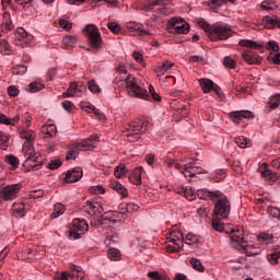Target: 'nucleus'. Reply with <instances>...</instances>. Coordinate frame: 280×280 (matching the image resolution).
<instances>
[{
	"mask_svg": "<svg viewBox=\"0 0 280 280\" xmlns=\"http://www.w3.org/2000/svg\"><path fill=\"white\" fill-rule=\"evenodd\" d=\"M59 27H61V30H66V32H69V30H71V27H72V24L65 19H60Z\"/></svg>",
	"mask_w": 280,
	"mask_h": 280,
	"instance_id": "0e129e2a",
	"label": "nucleus"
},
{
	"mask_svg": "<svg viewBox=\"0 0 280 280\" xmlns=\"http://www.w3.org/2000/svg\"><path fill=\"white\" fill-rule=\"evenodd\" d=\"M116 71L118 74H120V77H116V82H124L126 88L131 91L133 97H138L139 100H150L148 90L137 84V80L135 77H132V74L125 77L128 73L125 66H118Z\"/></svg>",
	"mask_w": 280,
	"mask_h": 280,
	"instance_id": "7ed1b4c3",
	"label": "nucleus"
},
{
	"mask_svg": "<svg viewBox=\"0 0 280 280\" xmlns=\"http://www.w3.org/2000/svg\"><path fill=\"white\" fill-rule=\"evenodd\" d=\"M220 190H213L210 191L209 189H198L197 190V196L198 198H200L201 200H214V198L219 195Z\"/></svg>",
	"mask_w": 280,
	"mask_h": 280,
	"instance_id": "b1692460",
	"label": "nucleus"
},
{
	"mask_svg": "<svg viewBox=\"0 0 280 280\" xmlns=\"http://www.w3.org/2000/svg\"><path fill=\"white\" fill-rule=\"evenodd\" d=\"M0 54L10 56L12 54V47L5 39H0Z\"/></svg>",
	"mask_w": 280,
	"mask_h": 280,
	"instance_id": "c9c22d12",
	"label": "nucleus"
},
{
	"mask_svg": "<svg viewBox=\"0 0 280 280\" xmlns=\"http://www.w3.org/2000/svg\"><path fill=\"white\" fill-rule=\"evenodd\" d=\"M183 232L178 231V226H172L170 231V235L167 236V242L171 244L166 245L167 253H180V248H183ZM173 244V245H172Z\"/></svg>",
	"mask_w": 280,
	"mask_h": 280,
	"instance_id": "0eeeda50",
	"label": "nucleus"
},
{
	"mask_svg": "<svg viewBox=\"0 0 280 280\" xmlns=\"http://www.w3.org/2000/svg\"><path fill=\"white\" fill-rule=\"evenodd\" d=\"M235 143L238 148H248V139H246V137L241 136L235 138Z\"/></svg>",
	"mask_w": 280,
	"mask_h": 280,
	"instance_id": "13d9d810",
	"label": "nucleus"
},
{
	"mask_svg": "<svg viewBox=\"0 0 280 280\" xmlns=\"http://www.w3.org/2000/svg\"><path fill=\"white\" fill-rule=\"evenodd\" d=\"M238 45L241 47H249L250 49H271V51H279V44L276 40H269L268 43H257L250 39H242Z\"/></svg>",
	"mask_w": 280,
	"mask_h": 280,
	"instance_id": "9b49d317",
	"label": "nucleus"
},
{
	"mask_svg": "<svg viewBox=\"0 0 280 280\" xmlns=\"http://www.w3.org/2000/svg\"><path fill=\"white\" fill-rule=\"evenodd\" d=\"M10 145V136L8 133H3L0 131V148L1 150H8V147Z\"/></svg>",
	"mask_w": 280,
	"mask_h": 280,
	"instance_id": "a19ab883",
	"label": "nucleus"
},
{
	"mask_svg": "<svg viewBox=\"0 0 280 280\" xmlns=\"http://www.w3.org/2000/svg\"><path fill=\"white\" fill-rule=\"evenodd\" d=\"M14 30V24H12V19H10V13L5 12L3 14L1 31L8 33Z\"/></svg>",
	"mask_w": 280,
	"mask_h": 280,
	"instance_id": "bb28decb",
	"label": "nucleus"
},
{
	"mask_svg": "<svg viewBox=\"0 0 280 280\" xmlns=\"http://www.w3.org/2000/svg\"><path fill=\"white\" fill-rule=\"evenodd\" d=\"M147 277H149L151 280H170L167 275L160 273L159 271H150L147 273Z\"/></svg>",
	"mask_w": 280,
	"mask_h": 280,
	"instance_id": "4c0bfd02",
	"label": "nucleus"
},
{
	"mask_svg": "<svg viewBox=\"0 0 280 280\" xmlns=\"http://www.w3.org/2000/svg\"><path fill=\"white\" fill-rule=\"evenodd\" d=\"M140 207L137 203L129 202L127 203V213H137Z\"/></svg>",
	"mask_w": 280,
	"mask_h": 280,
	"instance_id": "338daca9",
	"label": "nucleus"
},
{
	"mask_svg": "<svg viewBox=\"0 0 280 280\" xmlns=\"http://www.w3.org/2000/svg\"><path fill=\"white\" fill-rule=\"evenodd\" d=\"M197 25L206 32L210 40H226L233 36V30H231V26L229 25L220 23L210 25L205 19L197 20Z\"/></svg>",
	"mask_w": 280,
	"mask_h": 280,
	"instance_id": "f03ea898",
	"label": "nucleus"
},
{
	"mask_svg": "<svg viewBox=\"0 0 280 280\" xmlns=\"http://www.w3.org/2000/svg\"><path fill=\"white\" fill-rule=\"evenodd\" d=\"M141 174H143V167L133 168L129 175L130 183L132 185H141Z\"/></svg>",
	"mask_w": 280,
	"mask_h": 280,
	"instance_id": "a878e982",
	"label": "nucleus"
},
{
	"mask_svg": "<svg viewBox=\"0 0 280 280\" xmlns=\"http://www.w3.org/2000/svg\"><path fill=\"white\" fill-rule=\"evenodd\" d=\"M120 253L118 252L117 248H109L108 253H107V257L112 260V261H117V259H119L120 257Z\"/></svg>",
	"mask_w": 280,
	"mask_h": 280,
	"instance_id": "3c124183",
	"label": "nucleus"
},
{
	"mask_svg": "<svg viewBox=\"0 0 280 280\" xmlns=\"http://www.w3.org/2000/svg\"><path fill=\"white\" fill-rule=\"evenodd\" d=\"M45 89V85L38 81H34L31 84H28V93H38V91H43Z\"/></svg>",
	"mask_w": 280,
	"mask_h": 280,
	"instance_id": "58836bf2",
	"label": "nucleus"
},
{
	"mask_svg": "<svg viewBox=\"0 0 280 280\" xmlns=\"http://www.w3.org/2000/svg\"><path fill=\"white\" fill-rule=\"evenodd\" d=\"M126 220V212H117V211H107L103 213L97 220L98 226L110 224H117V222H124Z\"/></svg>",
	"mask_w": 280,
	"mask_h": 280,
	"instance_id": "6e6552de",
	"label": "nucleus"
},
{
	"mask_svg": "<svg viewBox=\"0 0 280 280\" xmlns=\"http://www.w3.org/2000/svg\"><path fill=\"white\" fill-rule=\"evenodd\" d=\"M267 213L269 215H271V218H277L278 220H280V209L277 207H269L267 209Z\"/></svg>",
	"mask_w": 280,
	"mask_h": 280,
	"instance_id": "4d7b16f0",
	"label": "nucleus"
},
{
	"mask_svg": "<svg viewBox=\"0 0 280 280\" xmlns=\"http://www.w3.org/2000/svg\"><path fill=\"white\" fill-rule=\"evenodd\" d=\"M75 43H78V37L74 35H66L63 37V45L66 47H75Z\"/></svg>",
	"mask_w": 280,
	"mask_h": 280,
	"instance_id": "a18cd8bd",
	"label": "nucleus"
},
{
	"mask_svg": "<svg viewBox=\"0 0 280 280\" xmlns=\"http://www.w3.org/2000/svg\"><path fill=\"white\" fill-rule=\"evenodd\" d=\"M269 104L271 108H279L280 105V94L270 97Z\"/></svg>",
	"mask_w": 280,
	"mask_h": 280,
	"instance_id": "e2e57ef3",
	"label": "nucleus"
},
{
	"mask_svg": "<svg viewBox=\"0 0 280 280\" xmlns=\"http://www.w3.org/2000/svg\"><path fill=\"white\" fill-rule=\"evenodd\" d=\"M66 209L62 203H56L52 213L50 214L51 220H56L57 218H60L62 213H65Z\"/></svg>",
	"mask_w": 280,
	"mask_h": 280,
	"instance_id": "f704fd0d",
	"label": "nucleus"
},
{
	"mask_svg": "<svg viewBox=\"0 0 280 280\" xmlns=\"http://www.w3.org/2000/svg\"><path fill=\"white\" fill-rule=\"evenodd\" d=\"M261 175L268 183H277L279 180V175L277 173L272 172L271 170L266 168L261 172Z\"/></svg>",
	"mask_w": 280,
	"mask_h": 280,
	"instance_id": "7c9ffc66",
	"label": "nucleus"
},
{
	"mask_svg": "<svg viewBox=\"0 0 280 280\" xmlns=\"http://www.w3.org/2000/svg\"><path fill=\"white\" fill-rule=\"evenodd\" d=\"M83 211L89 213V215H95V202L85 201L83 205Z\"/></svg>",
	"mask_w": 280,
	"mask_h": 280,
	"instance_id": "37998d69",
	"label": "nucleus"
},
{
	"mask_svg": "<svg viewBox=\"0 0 280 280\" xmlns=\"http://www.w3.org/2000/svg\"><path fill=\"white\" fill-rule=\"evenodd\" d=\"M212 202H214L213 213L217 218H229L231 214V201H229L226 195L220 191Z\"/></svg>",
	"mask_w": 280,
	"mask_h": 280,
	"instance_id": "20e7f679",
	"label": "nucleus"
},
{
	"mask_svg": "<svg viewBox=\"0 0 280 280\" xmlns=\"http://www.w3.org/2000/svg\"><path fill=\"white\" fill-rule=\"evenodd\" d=\"M242 58L247 65H259L264 60L259 54L250 49L243 50Z\"/></svg>",
	"mask_w": 280,
	"mask_h": 280,
	"instance_id": "412c9836",
	"label": "nucleus"
},
{
	"mask_svg": "<svg viewBox=\"0 0 280 280\" xmlns=\"http://www.w3.org/2000/svg\"><path fill=\"white\" fill-rule=\"evenodd\" d=\"M260 8L261 10H277L278 5L275 1H262Z\"/></svg>",
	"mask_w": 280,
	"mask_h": 280,
	"instance_id": "8fccbe9b",
	"label": "nucleus"
},
{
	"mask_svg": "<svg viewBox=\"0 0 280 280\" xmlns=\"http://www.w3.org/2000/svg\"><path fill=\"white\" fill-rule=\"evenodd\" d=\"M171 30L175 34H188L189 33V24L183 20V18H173L170 20Z\"/></svg>",
	"mask_w": 280,
	"mask_h": 280,
	"instance_id": "4468645a",
	"label": "nucleus"
},
{
	"mask_svg": "<svg viewBox=\"0 0 280 280\" xmlns=\"http://www.w3.org/2000/svg\"><path fill=\"white\" fill-rule=\"evenodd\" d=\"M88 89L91 91V93H101L102 89H100V85L95 83V81H89L88 82Z\"/></svg>",
	"mask_w": 280,
	"mask_h": 280,
	"instance_id": "052dcab7",
	"label": "nucleus"
},
{
	"mask_svg": "<svg viewBox=\"0 0 280 280\" xmlns=\"http://www.w3.org/2000/svg\"><path fill=\"white\" fill-rule=\"evenodd\" d=\"M175 191L177 194H179V196H185V198H187V200H191V198H194V195L191 194L189 196V190H187V188H185V187H177V188H175Z\"/></svg>",
	"mask_w": 280,
	"mask_h": 280,
	"instance_id": "5fc2aeb1",
	"label": "nucleus"
},
{
	"mask_svg": "<svg viewBox=\"0 0 280 280\" xmlns=\"http://www.w3.org/2000/svg\"><path fill=\"white\" fill-rule=\"evenodd\" d=\"M12 213L15 218H25V205L24 203H13Z\"/></svg>",
	"mask_w": 280,
	"mask_h": 280,
	"instance_id": "c85d7f7f",
	"label": "nucleus"
},
{
	"mask_svg": "<svg viewBox=\"0 0 280 280\" xmlns=\"http://www.w3.org/2000/svg\"><path fill=\"white\" fill-rule=\"evenodd\" d=\"M182 242L183 244L185 242V244H188L189 246H194V244H198V236L195 234L188 233L186 237L183 236Z\"/></svg>",
	"mask_w": 280,
	"mask_h": 280,
	"instance_id": "ea45409f",
	"label": "nucleus"
},
{
	"mask_svg": "<svg viewBox=\"0 0 280 280\" xmlns=\"http://www.w3.org/2000/svg\"><path fill=\"white\" fill-rule=\"evenodd\" d=\"M85 33L91 47L93 49H100L102 47V34H100L97 26L93 24L86 25Z\"/></svg>",
	"mask_w": 280,
	"mask_h": 280,
	"instance_id": "f8f14e48",
	"label": "nucleus"
},
{
	"mask_svg": "<svg viewBox=\"0 0 280 280\" xmlns=\"http://www.w3.org/2000/svg\"><path fill=\"white\" fill-rule=\"evenodd\" d=\"M172 67H174V63L170 62V61H165L163 63V66H158L155 68V73L156 75L161 77V75H165V73H167V71H170V69H172Z\"/></svg>",
	"mask_w": 280,
	"mask_h": 280,
	"instance_id": "2f4dec72",
	"label": "nucleus"
},
{
	"mask_svg": "<svg viewBox=\"0 0 280 280\" xmlns=\"http://www.w3.org/2000/svg\"><path fill=\"white\" fill-rule=\"evenodd\" d=\"M127 30L129 32H138V34H144L145 36H152V28H150V24L147 23V28L143 24L138 22H129L127 23Z\"/></svg>",
	"mask_w": 280,
	"mask_h": 280,
	"instance_id": "aec40b11",
	"label": "nucleus"
},
{
	"mask_svg": "<svg viewBox=\"0 0 280 280\" xmlns=\"http://www.w3.org/2000/svg\"><path fill=\"white\" fill-rule=\"evenodd\" d=\"M211 224L214 231H218L219 233H222V231H224V224L222 223V220H220V218L217 217V219H213Z\"/></svg>",
	"mask_w": 280,
	"mask_h": 280,
	"instance_id": "09e8293b",
	"label": "nucleus"
},
{
	"mask_svg": "<svg viewBox=\"0 0 280 280\" xmlns=\"http://www.w3.org/2000/svg\"><path fill=\"white\" fill-rule=\"evenodd\" d=\"M27 73V67L18 65L13 68V75H25Z\"/></svg>",
	"mask_w": 280,
	"mask_h": 280,
	"instance_id": "864d4df0",
	"label": "nucleus"
},
{
	"mask_svg": "<svg viewBox=\"0 0 280 280\" xmlns=\"http://www.w3.org/2000/svg\"><path fill=\"white\" fill-rule=\"evenodd\" d=\"M199 84L201 86V91H203V93H211V91L215 92V94L218 95V97H220V100H222V97H224V94H222L221 89L218 84H215L213 81H211V79H199Z\"/></svg>",
	"mask_w": 280,
	"mask_h": 280,
	"instance_id": "2eb2a0df",
	"label": "nucleus"
},
{
	"mask_svg": "<svg viewBox=\"0 0 280 280\" xmlns=\"http://www.w3.org/2000/svg\"><path fill=\"white\" fill-rule=\"evenodd\" d=\"M253 117H255V115L250 110H238L231 114V119L234 124H240V121H244V119H253Z\"/></svg>",
	"mask_w": 280,
	"mask_h": 280,
	"instance_id": "4be33fe9",
	"label": "nucleus"
},
{
	"mask_svg": "<svg viewBox=\"0 0 280 280\" xmlns=\"http://www.w3.org/2000/svg\"><path fill=\"white\" fill-rule=\"evenodd\" d=\"M83 174L82 167H74L72 171H68L65 180L66 183H78Z\"/></svg>",
	"mask_w": 280,
	"mask_h": 280,
	"instance_id": "5701e85b",
	"label": "nucleus"
},
{
	"mask_svg": "<svg viewBox=\"0 0 280 280\" xmlns=\"http://www.w3.org/2000/svg\"><path fill=\"white\" fill-rule=\"evenodd\" d=\"M26 160L23 165L30 172V170H40V165H43V161H40V156L36 155L35 151H24Z\"/></svg>",
	"mask_w": 280,
	"mask_h": 280,
	"instance_id": "ddd939ff",
	"label": "nucleus"
},
{
	"mask_svg": "<svg viewBox=\"0 0 280 280\" xmlns=\"http://www.w3.org/2000/svg\"><path fill=\"white\" fill-rule=\"evenodd\" d=\"M206 5L209 7V10L217 11L218 8L222 7V2H220V1H208V2H206Z\"/></svg>",
	"mask_w": 280,
	"mask_h": 280,
	"instance_id": "69168bd1",
	"label": "nucleus"
},
{
	"mask_svg": "<svg viewBox=\"0 0 280 280\" xmlns=\"http://www.w3.org/2000/svg\"><path fill=\"white\" fill-rule=\"evenodd\" d=\"M230 237V244L232 248H235V250H238V253H242L247 257H255V255L261 254V249L259 247H256L255 244L246 241L243 226H236L232 229Z\"/></svg>",
	"mask_w": 280,
	"mask_h": 280,
	"instance_id": "f257e3e1",
	"label": "nucleus"
},
{
	"mask_svg": "<svg viewBox=\"0 0 280 280\" xmlns=\"http://www.w3.org/2000/svg\"><path fill=\"white\" fill-rule=\"evenodd\" d=\"M69 269L71 272H62V273H57L54 277V280H86V277L84 276V271H82V267H78L73 264L69 265Z\"/></svg>",
	"mask_w": 280,
	"mask_h": 280,
	"instance_id": "1a4fd4ad",
	"label": "nucleus"
},
{
	"mask_svg": "<svg viewBox=\"0 0 280 280\" xmlns=\"http://www.w3.org/2000/svg\"><path fill=\"white\" fill-rule=\"evenodd\" d=\"M190 266L194 268V270H197V272H202L205 270V266L198 258H190Z\"/></svg>",
	"mask_w": 280,
	"mask_h": 280,
	"instance_id": "c03bdc74",
	"label": "nucleus"
},
{
	"mask_svg": "<svg viewBox=\"0 0 280 280\" xmlns=\"http://www.w3.org/2000/svg\"><path fill=\"white\" fill-rule=\"evenodd\" d=\"M223 65L224 67H226L228 69H235V67H237V61H235L233 58L231 57H225L223 59Z\"/></svg>",
	"mask_w": 280,
	"mask_h": 280,
	"instance_id": "603ef678",
	"label": "nucleus"
},
{
	"mask_svg": "<svg viewBox=\"0 0 280 280\" xmlns=\"http://www.w3.org/2000/svg\"><path fill=\"white\" fill-rule=\"evenodd\" d=\"M21 139H25L23 144V152H34V139H36V133L33 130H22L20 131Z\"/></svg>",
	"mask_w": 280,
	"mask_h": 280,
	"instance_id": "a211bd4d",
	"label": "nucleus"
},
{
	"mask_svg": "<svg viewBox=\"0 0 280 280\" xmlns=\"http://www.w3.org/2000/svg\"><path fill=\"white\" fill-rule=\"evenodd\" d=\"M262 25L267 30H275V27H280V20L277 16L266 15L262 18Z\"/></svg>",
	"mask_w": 280,
	"mask_h": 280,
	"instance_id": "393cba45",
	"label": "nucleus"
},
{
	"mask_svg": "<svg viewBox=\"0 0 280 280\" xmlns=\"http://www.w3.org/2000/svg\"><path fill=\"white\" fill-rule=\"evenodd\" d=\"M1 190L3 200H14L19 196V191H21V184L8 185Z\"/></svg>",
	"mask_w": 280,
	"mask_h": 280,
	"instance_id": "6ab92c4d",
	"label": "nucleus"
},
{
	"mask_svg": "<svg viewBox=\"0 0 280 280\" xmlns=\"http://www.w3.org/2000/svg\"><path fill=\"white\" fill-rule=\"evenodd\" d=\"M155 5H159V2H140L138 8L139 10H145L148 12L154 10Z\"/></svg>",
	"mask_w": 280,
	"mask_h": 280,
	"instance_id": "de8ad7c7",
	"label": "nucleus"
},
{
	"mask_svg": "<svg viewBox=\"0 0 280 280\" xmlns=\"http://www.w3.org/2000/svg\"><path fill=\"white\" fill-rule=\"evenodd\" d=\"M107 27L109 31L113 32V34H119V32H121V26H119V24H117V22H109L107 24Z\"/></svg>",
	"mask_w": 280,
	"mask_h": 280,
	"instance_id": "680f3d73",
	"label": "nucleus"
},
{
	"mask_svg": "<svg viewBox=\"0 0 280 280\" xmlns=\"http://www.w3.org/2000/svg\"><path fill=\"white\" fill-rule=\"evenodd\" d=\"M89 231V223L84 219H73L72 228L69 232V240H80Z\"/></svg>",
	"mask_w": 280,
	"mask_h": 280,
	"instance_id": "9d476101",
	"label": "nucleus"
},
{
	"mask_svg": "<svg viewBox=\"0 0 280 280\" xmlns=\"http://www.w3.org/2000/svg\"><path fill=\"white\" fill-rule=\"evenodd\" d=\"M127 173L128 168L124 164H120L115 167L114 176H116V178H121V176H126Z\"/></svg>",
	"mask_w": 280,
	"mask_h": 280,
	"instance_id": "49530a36",
	"label": "nucleus"
},
{
	"mask_svg": "<svg viewBox=\"0 0 280 280\" xmlns=\"http://www.w3.org/2000/svg\"><path fill=\"white\" fill-rule=\"evenodd\" d=\"M62 165V161L60 160H51L50 163H48V168L49 170H58Z\"/></svg>",
	"mask_w": 280,
	"mask_h": 280,
	"instance_id": "774afa93",
	"label": "nucleus"
},
{
	"mask_svg": "<svg viewBox=\"0 0 280 280\" xmlns=\"http://www.w3.org/2000/svg\"><path fill=\"white\" fill-rule=\"evenodd\" d=\"M97 141H100V136H97V135L90 136L89 138L77 143L74 149H70L68 151L66 159L68 161L71 159H77L78 154H79L78 150H80L81 152H84L86 150H93V148H95V143H97Z\"/></svg>",
	"mask_w": 280,
	"mask_h": 280,
	"instance_id": "423d86ee",
	"label": "nucleus"
},
{
	"mask_svg": "<svg viewBox=\"0 0 280 280\" xmlns=\"http://www.w3.org/2000/svg\"><path fill=\"white\" fill-rule=\"evenodd\" d=\"M21 121V116L15 115L13 118H10L3 114H0V124H4L5 126H16Z\"/></svg>",
	"mask_w": 280,
	"mask_h": 280,
	"instance_id": "cd10ccee",
	"label": "nucleus"
},
{
	"mask_svg": "<svg viewBox=\"0 0 280 280\" xmlns=\"http://www.w3.org/2000/svg\"><path fill=\"white\" fill-rule=\"evenodd\" d=\"M145 126H148V122L141 119L135 120L125 128L124 135L127 137L128 141H139L141 139V135L147 130Z\"/></svg>",
	"mask_w": 280,
	"mask_h": 280,
	"instance_id": "39448f33",
	"label": "nucleus"
},
{
	"mask_svg": "<svg viewBox=\"0 0 280 280\" xmlns=\"http://www.w3.org/2000/svg\"><path fill=\"white\" fill-rule=\"evenodd\" d=\"M42 132L46 135V137L51 138L56 135L57 128L56 125H46L42 127Z\"/></svg>",
	"mask_w": 280,
	"mask_h": 280,
	"instance_id": "e433bc0d",
	"label": "nucleus"
},
{
	"mask_svg": "<svg viewBox=\"0 0 280 280\" xmlns=\"http://www.w3.org/2000/svg\"><path fill=\"white\" fill-rule=\"evenodd\" d=\"M197 174H207V171L200 166H197L195 161L187 163L186 170L184 171V176L187 178L188 183H191V180H194L192 178H196Z\"/></svg>",
	"mask_w": 280,
	"mask_h": 280,
	"instance_id": "dca6fc26",
	"label": "nucleus"
},
{
	"mask_svg": "<svg viewBox=\"0 0 280 280\" xmlns=\"http://www.w3.org/2000/svg\"><path fill=\"white\" fill-rule=\"evenodd\" d=\"M226 178V172L224 170H219L215 172L213 180L214 183H220Z\"/></svg>",
	"mask_w": 280,
	"mask_h": 280,
	"instance_id": "6e6d98bb",
	"label": "nucleus"
},
{
	"mask_svg": "<svg viewBox=\"0 0 280 280\" xmlns=\"http://www.w3.org/2000/svg\"><path fill=\"white\" fill-rule=\"evenodd\" d=\"M4 161L11 165V170H16L19 167V158L14 155H5Z\"/></svg>",
	"mask_w": 280,
	"mask_h": 280,
	"instance_id": "79ce46f5",
	"label": "nucleus"
},
{
	"mask_svg": "<svg viewBox=\"0 0 280 280\" xmlns=\"http://www.w3.org/2000/svg\"><path fill=\"white\" fill-rule=\"evenodd\" d=\"M32 40H34V36L32 34L27 33V31H25V28L19 27L16 30L15 39L13 40L14 45L23 47V45H30V43H32Z\"/></svg>",
	"mask_w": 280,
	"mask_h": 280,
	"instance_id": "f3484780",
	"label": "nucleus"
},
{
	"mask_svg": "<svg viewBox=\"0 0 280 280\" xmlns=\"http://www.w3.org/2000/svg\"><path fill=\"white\" fill-rule=\"evenodd\" d=\"M77 91L82 93V88H79L77 82H71L68 91L63 93V97H73Z\"/></svg>",
	"mask_w": 280,
	"mask_h": 280,
	"instance_id": "473e14b6",
	"label": "nucleus"
},
{
	"mask_svg": "<svg viewBox=\"0 0 280 280\" xmlns=\"http://www.w3.org/2000/svg\"><path fill=\"white\" fill-rule=\"evenodd\" d=\"M279 259H280V247L275 249L273 253L267 255V260L271 266H277V264H279Z\"/></svg>",
	"mask_w": 280,
	"mask_h": 280,
	"instance_id": "72a5a7b5",
	"label": "nucleus"
},
{
	"mask_svg": "<svg viewBox=\"0 0 280 280\" xmlns=\"http://www.w3.org/2000/svg\"><path fill=\"white\" fill-rule=\"evenodd\" d=\"M83 108L85 110H86V108H89L92 113H94V115L96 117H98V119H104V114L100 109H97L94 105H88V106H85Z\"/></svg>",
	"mask_w": 280,
	"mask_h": 280,
	"instance_id": "bf43d9fd",
	"label": "nucleus"
},
{
	"mask_svg": "<svg viewBox=\"0 0 280 280\" xmlns=\"http://www.w3.org/2000/svg\"><path fill=\"white\" fill-rule=\"evenodd\" d=\"M110 187H112V189H114V191H117V194L122 196V198H126V196H128V189H126V187L124 185H121V183L113 182L110 184Z\"/></svg>",
	"mask_w": 280,
	"mask_h": 280,
	"instance_id": "c756f323",
	"label": "nucleus"
}]
</instances>
